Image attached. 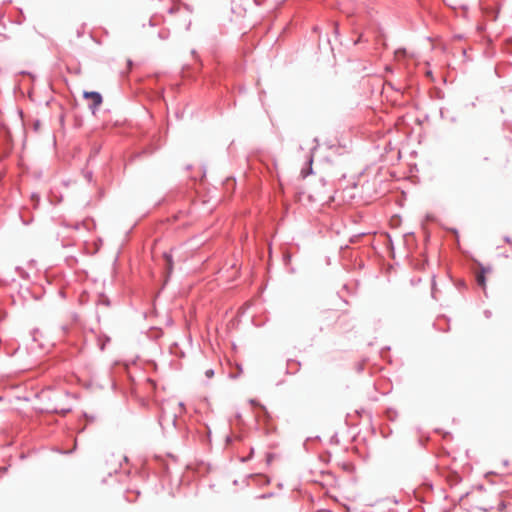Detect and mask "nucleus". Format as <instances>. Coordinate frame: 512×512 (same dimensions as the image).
Masks as SVG:
<instances>
[{"instance_id":"3","label":"nucleus","mask_w":512,"mask_h":512,"mask_svg":"<svg viewBox=\"0 0 512 512\" xmlns=\"http://www.w3.org/2000/svg\"><path fill=\"white\" fill-rule=\"evenodd\" d=\"M164 258L166 260V263H167V266H168V269L171 270L172 269V257L171 255L169 254H164Z\"/></svg>"},{"instance_id":"5","label":"nucleus","mask_w":512,"mask_h":512,"mask_svg":"<svg viewBox=\"0 0 512 512\" xmlns=\"http://www.w3.org/2000/svg\"><path fill=\"white\" fill-rule=\"evenodd\" d=\"M506 242H508L512 246V241L509 238H506Z\"/></svg>"},{"instance_id":"1","label":"nucleus","mask_w":512,"mask_h":512,"mask_svg":"<svg viewBox=\"0 0 512 512\" xmlns=\"http://www.w3.org/2000/svg\"><path fill=\"white\" fill-rule=\"evenodd\" d=\"M83 96L85 99L90 100V108L95 111L97 107H99L102 104V96L98 92H87L85 91L83 93Z\"/></svg>"},{"instance_id":"4","label":"nucleus","mask_w":512,"mask_h":512,"mask_svg":"<svg viewBox=\"0 0 512 512\" xmlns=\"http://www.w3.org/2000/svg\"><path fill=\"white\" fill-rule=\"evenodd\" d=\"M206 376L208 378H212L214 376V371L212 369H209L206 371Z\"/></svg>"},{"instance_id":"2","label":"nucleus","mask_w":512,"mask_h":512,"mask_svg":"<svg viewBox=\"0 0 512 512\" xmlns=\"http://www.w3.org/2000/svg\"><path fill=\"white\" fill-rule=\"evenodd\" d=\"M491 271L490 268L481 267L479 271L476 272V281L477 284L485 290L486 288V279L485 275L486 273H489Z\"/></svg>"}]
</instances>
